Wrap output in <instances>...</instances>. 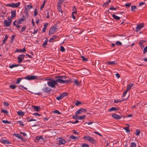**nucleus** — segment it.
I'll list each match as a JSON object with an SVG mask.
<instances>
[{
  "mask_svg": "<svg viewBox=\"0 0 147 147\" xmlns=\"http://www.w3.org/2000/svg\"><path fill=\"white\" fill-rule=\"evenodd\" d=\"M136 9V6H132L131 7V9L132 11H135V9Z\"/></svg>",
  "mask_w": 147,
  "mask_h": 147,
  "instance_id": "37",
  "label": "nucleus"
},
{
  "mask_svg": "<svg viewBox=\"0 0 147 147\" xmlns=\"http://www.w3.org/2000/svg\"><path fill=\"white\" fill-rule=\"evenodd\" d=\"M60 94L63 98L67 95V93L66 92H63Z\"/></svg>",
  "mask_w": 147,
  "mask_h": 147,
  "instance_id": "36",
  "label": "nucleus"
},
{
  "mask_svg": "<svg viewBox=\"0 0 147 147\" xmlns=\"http://www.w3.org/2000/svg\"><path fill=\"white\" fill-rule=\"evenodd\" d=\"M63 98L61 96V94H60V95L59 96H58L56 97V99L57 100H60Z\"/></svg>",
  "mask_w": 147,
  "mask_h": 147,
  "instance_id": "39",
  "label": "nucleus"
},
{
  "mask_svg": "<svg viewBox=\"0 0 147 147\" xmlns=\"http://www.w3.org/2000/svg\"><path fill=\"white\" fill-rule=\"evenodd\" d=\"M56 37L57 36H56V35H55L53 36V37H52L49 40V41L50 42H52L53 40L55 39Z\"/></svg>",
  "mask_w": 147,
  "mask_h": 147,
  "instance_id": "30",
  "label": "nucleus"
},
{
  "mask_svg": "<svg viewBox=\"0 0 147 147\" xmlns=\"http://www.w3.org/2000/svg\"><path fill=\"white\" fill-rule=\"evenodd\" d=\"M70 138L71 139H78V137H76L74 136L73 135L71 136H70Z\"/></svg>",
  "mask_w": 147,
  "mask_h": 147,
  "instance_id": "52",
  "label": "nucleus"
},
{
  "mask_svg": "<svg viewBox=\"0 0 147 147\" xmlns=\"http://www.w3.org/2000/svg\"><path fill=\"white\" fill-rule=\"evenodd\" d=\"M11 20H9V21H7L5 20L4 21V24H5V26H9L11 24Z\"/></svg>",
  "mask_w": 147,
  "mask_h": 147,
  "instance_id": "11",
  "label": "nucleus"
},
{
  "mask_svg": "<svg viewBox=\"0 0 147 147\" xmlns=\"http://www.w3.org/2000/svg\"><path fill=\"white\" fill-rule=\"evenodd\" d=\"M37 77L35 76H30L28 75L26 77L25 79L28 80H32L36 79Z\"/></svg>",
  "mask_w": 147,
  "mask_h": 147,
  "instance_id": "4",
  "label": "nucleus"
},
{
  "mask_svg": "<svg viewBox=\"0 0 147 147\" xmlns=\"http://www.w3.org/2000/svg\"><path fill=\"white\" fill-rule=\"evenodd\" d=\"M26 28V27L25 26H23V27H22V29L21 30V31L20 32H22L24 31L25 30Z\"/></svg>",
  "mask_w": 147,
  "mask_h": 147,
  "instance_id": "55",
  "label": "nucleus"
},
{
  "mask_svg": "<svg viewBox=\"0 0 147 147\" xmlns=\"http://www.w3.org/2000/svg\"><path fill=\"white\" fill-rule=\"evenodd\" d=\"M3 104L4 105V106H6V107H8L9 105V103L6 102H4Z\"/></svg>",
  "mask_w": 147,
  "mask_h": 147,
  "instance_id": "62",
  "label": "nucleus"
},
{
  "mask_svg": "<svg viewBox=\"0 0 147 147\" xmlns=\"http://www.w3.org/2000/svg\"><path fill=\"white\" fill-rule=\"evenodd\" d=\"M53 112L55 113L58 114H61V113L57 110H55L53 111Z\"/></svg>",
  "mask_w": 147,
  "mask_h": 147,
  "instance_id": "63",
  "label": "nucleus"
},
{
  "mask_svg": "<svg viewBox=\"0 0 147 147\" xmlns=\"http://www.w3.org/2000/svg\"><path fill=\"white\" fill-rule=\"evenodd\" d=\"M51 89L47 86L43 87L42 89V90L45 93H48L50 92Z\"/></svg>",
  "mask_w": 147,
  "mask_h": 147,
  "instance_id": "7",
  "label": "nucleus"
},
{
  "mask_svg": "<svg viewBox=\"0 0 147 147\" xmlns=\"http://www.w3.org/2000/svg\"><path fill=\"white\" fill-rule=\"evenodd\" d=\"M89 146L86 144H82V147H89Z\"/></svg>",
  "mask_w": 147,
  "mask_h": 147,
  "instance_id": "49",
  "label": "nucleus"
},
{
  "mask_svg": "<svg viewBox=\"0 0 147 147\" xmlns=\"http://www.w3.org/2000/svg\"><path fill=\"white\" fill-rule=\"evenodd\" d=\"M15 135L16 137L18 138H19L21 139L22 140L23 139V138L22 136L20 134H15Z\"/></svg>",
  "mask_w": 147,
  "mask_h": 147,
  "instance_id": "25",
  "label": "nucleus"
},
{
  "mask_svg": "<svg viewBox=\"0 0 147 147\" xmlns=\"http://www.w3.org/2000/svg\"><path fill=\"white\" fill-rule=\"evenodd\" d=\"M25 55L24 54L20 55L18 57V63H21L23 59H24Z\"/></svg>",
  "mask_w": 147,
  "mask_h": 147,
  "instance_id": "5",
  "label": "nucleus"
},
{
  "mask_svg": "<svg viewBox=\"0 0 147 147\" xmlns=\"http://www.w3.org/2000/svg\"><path fill=\"white\" fill-rule=\"evenodd\" d=\"M147 52V45L144 48L143 51L144 54H145Z\"/></svg>",
  "mask_w": 147,
  "mask_h": 147,
  "instance_id": "40",
  "label": "nucleus"
},
{
  "mask_svg": "<svg viewBox=\"0 0 147 147\" xmlns=\"http://www.w3.org/2000/svg\"><path fill=\"white\" fill-rule=\"evenodd\" d=\"M140 130L139 129H137L136 130V133L135 134L136 136L139 135L140 133Z\"/></svg>",
  "mask_w": 147,
  "mask_h": 147,
  "instance_id": "28",
  "label": "nucleus"
},
{
  "mask_svg": "<svg viewBox=\"0 0 147 147\" xmlns=\"http://www.w3.org/2000/svg\"><path fill=\"white\" fill-rule=\"evenodd\" d=\"M81 58L82 59V60L84 61H86L88 60L87 59L85 58L84 56H83L81 57Z\"/></svg>",
  "mask_w": 147,
  "mask_h": 147,
  "instance_id": "53",
  "label": "nucleus"
},
{
  "mask_svg": "<svg viewBox=\"0 0 147 147\" xmlns=\"http://www.w3.org/2000/svg\"><path fill=\"white\" fill-rule=\"evenodd\" d=\"M48 25V23H47L46 24H44V27L42 30V32H45L46 30L47 29V27Z\"/></svg>",
  "mask_w": 147,
  "mask_h": 147,
  "instance_id": "19",
  "label": "nucleus"
},
{
  "mask_svg": "<svg viewBox=\"0 0 147 147\" xmlns=\"http://www.w3.org/2000/svg\"><path fill=\"white\" fill-rule=\"evenodd\" d=\"M136 144L134 142H132L131 143L129 147H136Z\"/></svg>",
  "mask_w": 147,
  "mask_h": 147,
  "instance_id": "27",
  "label": "nucleus"
},
{
  "mask_svg": "<svg viewBox=\"0 0 147 147\" xmlns=\"http://www.w3.org/2000/svg\"><path fill=\"white\" fill-rule=\"evenodd\" d=\"M81 104H82V103L80 101L77 100L76 102L75 103V105L76 106H78Z\"/></svg>",
  "mask_w": 147,
  "mask_h": 147,
  "instance_id": "43",
  "label": "nucleus"
},
{
  "mask_svg": "<svg viewBox=\"0 0 147 147\" xmlns=\"http://www.w3.org/2000/svg\"><path fill=\"white\" fill-rule=\"evenodd\" d=\"M8 38V36L6 35L5 36V38L4 39V40L3 41V43H5V41L7 40V38Z\"/></svg>",
  "mask_w": 147,
  "mask_h": 147,
  "instance_id": "44",
  "label": "nucleus"
},
{
  "mask_svg": "<svg viewBox=\"0 0 147 147\" xmlns=\"http://www.w3.org/2000/svg\"><path fill=\"white\" fill-rule=\"evenodd\" d=\"M58 142L59 144H64L65 143V140L61 138H59Z\"/></svg>",
  "mask_w": 147,
  "mask_h": 147,
  "instance_id": "8",
  "label": "nucleus"
},
{
  "mask_svg": "<svg viewBox=\"0 0 147 147\" xmlns=\"http://www.w3.org/2000/svg\"><path fill=\"white\" fill-rule=\"evenodd\" d=\"M123 129H125L127 132H129L130 131L128 127H125L123 128Z\"/></svg>",
  "mask_w": 147,
  "mask_h": 147,
  "instance_id": "38",
  "label": "nucleus"
},
{
  "mask_svg": "<svg viewBox=\"0 0 147 147\" xmlns=\"http://www.w3.org/2000/svg\"><path fill=\"white\" fill-rule=\"evenodd\" d=\"M20 2H18L16 3H11L10 4H6V6L12 7H17L20 5Z\"/></svg>",
  "mask_w": 147,
  "mask_h": 147,
  "instance_id": "3",
  "label": "nucleus"
},
{
  "mask_svg": "<svg viewBox=\"0 0 147 147\" xmlns=\"http://www.w3.org/2000/svg\"><path fill=\"white\" fill-rule=\"evenodd\" d=\"M23 78H18L17 79V81L15 82L16 84H19L22 79Z\"/></svg>",
  "mask_w": 147,
  "mask_h": 147,
  "instance_id": "33",
  "label": "nucleus"
},
{
  "mask_svg": "<svg viewBox=\"0 0 147 147\" xmlns=\"http://www.w3.org/2000/svg\"><path fill=\"white\" fill-rule=\"evenodd\" d=\"M112 116L114 119H119L121 118V117L118 115L116 114H113L112 115Z\"/></svg>",
  "mask_w": 147,
  "mask_h": 147,
  "instance_id": "10",
  "label": "nucleus"
},
{
  "mask_svg": "<svg viewBox=\"0 0 147 147\" xmlns=\"http://www.w3.org/2000/svg\"><path fill=\"white\" fill-rule=\"evenodd\" d=\"M74 82L75 84L76 85V86H78L80 84V83L77 80H75Z\"/></svg>",
  "mask_w": 147,
  "mask_h": 147,
  "instance_id": "46",
  "label": "nucleus"
},
{
  "mask_svg": "<svg viewBox=\"0 0 147 147\" xmlns=\"http://www.w3.org/2000/svg\"><path fill=\"white\" fill-rule=\"evenodd\" d=\"M118 8V7H110L109 8V9L110 10H116Z\"/></svg>",
  "mask_w": 147,
  "mask_h": 147,
  "instance_id": "51",
  "label": "nucleus"
},
{
  "mask_svg": "<svg viewBox=\"0 0 147 147\" xmlns=\"http://www.w3.org/2000/svg\"><path fill=\"white\" fill-rule=\"evenodd\" d=\"M65 48L63 46H61L60 47V50L61 52H63L65 51Z\"/></svg>",
  "mask_w": 147,
  "mask_h": 147,
  "instance_id": "58",
  "label": "nucleus"
},
{
  "mask_svg": "<svg viewBox=\"0 0 147 147\" xmlns=\"http://www.w3.org/2000/svg\"><path fill=\"white\" fill-rule=\"evenodd\" d=\"M46 2V1L45 0L44 1L42 5L41 6L40 8V9L41 10H42V9L44 7V6L45 4V3Z\"/></svg>",
  "mask_w": 147,
  "mask_h": 147,
  "instance_id": "35",
  "label": "nucleus"
},
{
  "mask_svg": "<svg viewBox=\"0 0 147 147\" xmlns=\"http://www.w3.org/2000/svg\"><path fill=\"white\" fill-rule=\"evenodd\" d=\"M115 44L116 45L118 46H121L122 45V43L119 41H117L116 42Z\"/></svg>",
  "mask_w": 147,
  "mask_h": 147,
  "instance_id": "41",
  "label": "nucleus"
},
{
  "mask_svg": "<svg viewBox=\"0 0 147 147\" xmlns=\"http://www.w3.org/2000/svg\"><path fill=\"white\" fill-rule=\"evenodd\" d=\"M48 41V40H45L44 42L42 44V46L44 47H45L47 45V42Z\"/></svg>",
  "mask_w": 147,
  "mask_h": 147,
  "instance_id": "34",
  "label": "nucleus"
},
{
  "mask_svg": "<svg viewBox=\"0 0 147 147\" xmlns=\"http://www.w3.org/2000/svg\"><path fill=\"white\" fill-rule=\"evenodd\" d=\"M83 138L84 140H87L93 144L95 143L96 142V140H94L93 138H91L89 136H84Z\"/></svg>",
  "mask_w": 147,
  "mask_h": 147,
  "instance_id": "2",
  "label": "nucleus"
},
{
  "mask_svg": "<svg viewBox=\"0 0 147 147\" xmlns=\"http://www.w3.org/2000/svg\"><path fill=\"white\" fill-rule=\"evenodd\" d=\"M32 107L36 111H39L40 110V107L39 106H34L32 105Z\"/></svg>",
  "mask_w": 147,
  "mask_h": 147,
  "instance_id": "14",
  "label": "nucleus"
},
{
  "mask_svg": "<svg viewBox=\"0 0 147 147\" xmlns=\"http://www.w3.org/2000/svg\"><path fill=\"white\" fill-rule=\"evenodd\" d=\"M109 3L107 1L106 2L104 3L103 4V5H102V6L103 7H106L109 5Z\"/></svg>",
  "mask_w": 147,
  "mask_h": 147,
  "instance_id": "47",
  "label": "nucleus"
},
{
  "mask_svg": "<svg viewBox=\"0 0 147 147\" xmlns=\"http://www.w3.org/2000/svg\"><path fill=\"white\" fill-rule=\"evenodd\" d=\"M83 112L82 111V109L81 108L79 109L78 110L76 113V114H81Z\"/></svg>",
  "mask_w": 147,
  "mask_h": 147,
  "instance_id": "21",
  "label": "nucleus"
},
{
  "mask_svg": "<svg viewBox=\"0 0 147 147\" xmlns=\"http://www.w3.org/2000/svg\"><path fill=\"white\" fill-rule=\"evenodd\" d=\"M18 51H21L22 52H25L26 51V49L25 47H24L23 49H21L20 50H18Z\"/></svg>",
  "mask_w": 147,
  "mask_h": 147,
  "instance_id": "64",
  "label": "nucleus"
},
{
  "mask_svg": "<svg viewBox=\"0 0 147 147\" xmlns=\"http://www.w3.org/2000/svg\"><path fill=\"white\" fill-rule=\"evenodd\" d=\"M145 42H146V41L145 40H141L139 42L138 44L140 45H141L143 44Z\"/></svg>",
  "mask_w": 147,
  "mask_h": 147,
  "instance_id": "45",
  "label": "nucleus"
},
{
  "mask_svg": "<svg viewBox=\"0 0 147 147\" xmlns=\"http://www.w3.org/2000/svg\"><path fill=\"white\" fill-rule=\"evenodd\" d=\"M18 123L20 124V125L22 126H23L24 125L23 123L21 121H18Z\"/></svg>",
  "mask_w": 147,
  "mask_h": 147,
  "instance_id": "59",
  "label": "nucleus"
},
{
  "mask_svg": "<svg viewBox=\"0 0 147 147\" xmlns=\"http://www.w3.org/2000/svg\"><path fill=\"white\" fill-rule=\"evenodd\" d=\"M56 31V29L51 27L49 30V35H50L53 34Z\"/></svg>",
  "mask_w": 147,
  "mask_h": 147,
  "instance_id": "12",
  "label": "nucleus"
},
{
  "mask_svg": "<svg viewBox=\"0 0 147 147\" xmlns=\"http://www.w3.org/2000/svg\"><path fill=\"white\" fill-rule=\"evenodd\" d=\"M77 13V11L73 12L72 13V17L74 19H75V18H76V17L74 15V13Z\"/></svg>",
  "mask_w": 147,
  "mask_h": 147,
  "instance_id": "48",
  "label": "nucleus"
},
{
  "mask_svg": "<svg viewBox=\"0 0 147 147\" xmlns=\"http://www.w3.org/2000/svg\"><path fill=\"white\" fill-rule=\"evenodd\" d=\"M133 86V84H132L130 83L128 85H127L126 90L128 91L129 90L131 87H132Z\"/></svg>",
  "mask_w": 147,
  "mask_h": 147,
  "instance_id": "18",
  "label": "nucleus"
},
{
  "mask_svg": "<svg viewBox=\"0 0 147 147\" xmlns=\"http://www.w3.org/2000/svg\"><path fill=\"white\" fill-rule=\"evenodd\" d=\"M67 78L66 76H57L54 77L55 80L51 78L49 79L47 82L48 85L52 88H55V86L57 85V83L62 84L68 83L70 80H65Z\"/></svg>",
  "mask_w": 147,
  "mask_h": 147,
  "instance_id": "1",
  "label": "nucleus"
},
{
  "mask_svg": "<svg viewBox=\"0 0 147 147\" xmlns=\"http://www.w3.org/2000/svg\"><path fill=\"white\" fill-rule=\"evenodd\" d=\"M19 65L18 64H12L9 66V67L10 68H12L14 67H17L19 66Z\"/></svg>",
  "mask_w": 147,
  "mask_h": 147,
  "instance_id": "26",
  "label": "nucleus"
},
{
  "mask_svg": "<svg viewBox=\"0 0 147 147\" xmlns=\"http://www.w3.org/2000/svg\"><path fill=\"white\" fill-rule=\"evenodd\" d=\"M27 7L28 9H30L32 8V6L31 5H27Z\"/></svg>",
  "mask_w": 147,
  "mask_h": 147,
  "instance_id": "61",
  "label": "nucleus"
},
{
  "mask_svg": "<svg viewBox=\"0 0 147 147\" xmlns=\"http://www.w3.org/2000/svg\"><path fill=\"white\" fill-rule=\"evenodd\" d=\"M16 10H14L13 11H11V16L10 18L11 19H13V18L15 17L16 16Z\"/></svg>",
  "mask_w": 147,
  "mask_h": 147,
  "instance_id": "13",
  "label": "nucleus"
},
{
  "mask_svg": "<svg viewBox=\"0 0 147 147\" xmlns=\"http://www.w3.org/2000/svg\"><path fill=\"white\" fill-rule=\"evenodd\" d=\"M2 122L4 123H10V122H9L7 120H3Z\"/></svg>",
  "mask_w": 147,
  "mask_h": 147,
  "instance_id": "57",
  "label": "nucleus"
},
{
  "mask_svg": "<svg viewBox=\"0 0 147 147\" xmlns=\"http://www.w3.org/2000/svg\"><path fill=\"white\" fill-rule=\"evenodd\" d=\"M1 113H3L5 114H7V115H8V111L6 110L2 109L1 111Z\"/></svg>",
  "mask_w": 147,
  "mask_h": 147,
  "instance_id": "29",
  "label": "nucleus"
},
{
  "mask_svg": "<svg viewBox=\"0 0 147 147\" xmlns=\"http://www.w3.org/2000/svg\"><path fill=\"white\" fill-rule=\"evenodd\" d=\"M126 99H123L121 100H120L119 99L115 100H114V102L115 103H116L119 102H121L124 100H125Z\"/></svg>",
  "mask_w": 147,
  "mask_h": 147,
  "instance_id": "23",
  "label": "nucleus"
},
{
  "mask_svg": "<svg viewBox=\"0 0 147 147\" xmlns=\"http://www.w3.org/2000/svg\"><path fill=\"white\" fill-rule=\"evenodd\" d=\"M106 64L110 65H115L117 64V62L115 61H109L106 62Z\"/></svg>",
  "mask_w": 147,
  "mask_h": 147,
  "instance_id": "15",
  "label": "nucleus"
},
{
  "mask_svg": "<svg viewBox=\"0 0 147 147\" xmlns=\"http://www.w3.org/2000/svg\"><path fill=\"white\" fill-rule=\"evenodd\" d=\"M9 87L12 89H14L16 88V87L15 85H11L9 86Z\"/></svg>",
  "mask_w": 147,
  "mask_h": 147,
  "instance_id": "42",
  "label": "nucleus"
},
{
  "mask_svg": "<svg viewBox=\"0 0 147 147\" xmlns=\"http://www.w3.org/2000/svg\"><path fill=\"white\" fill-rule=\"evenodd\" d=\"M78 114H76V113L73 116V118L74 119H78L79 117V116H77Z\"/></svg>",
  "mask_w": 147,
  "mask_h": 147,
  "instance_id": "31",
  "label": "nucleus"
},
{
  "mask_svg": "<svg viewBox=\"0 0 147 147\" xmlns=\"http://www.w3.org/2000/svg\"><path fill=\"white\" fill-rule=\"evenodd\" d=\"M2 142H3L4 144H9L11 143L9 142V141L7 140H4L2 139Z\"/></svg>",
  "mask_w": 147,
  "mask_h": 147,
  "instance_id": "20",
  "label": "nucleus"
},
{
  "mask_svg": "<svg viewBox=\"0 0 147 147\" xmlns=\"http://www.w3.org/2000/svg\"><path fill=\"white\" fill-rule=\"evenodd\" d=\"M144 26V24L141 23L138 24L136 28V32L139 31Z\"/></svg>",
  "mask_w": 147,
  "mask_h": 147,
  "instance_id": "6",
  "label": "nucleus"
},
{
  "mask_svg": "<svg viewBox=\"0 0 147 147\" xmlns=\"http://www.w3.org/2000/svg\"><path fill=\"white\" fill-rule=\"evenodd\" d=\"M127 91H128L126 90L125 91H124L123 93V94L122 96V97H124L125 96L126 94L127 93Z\"/></svg>",
  "mask_w": 147,
  "mask_h": 147,
  "instance_id": "56",
  "label": "nucleus"
},
{
  "mask_svg": "<svg viewBox=\"0 0 147 147\" xmlns=\"http://www.w3.org/2000/svg\"><path fill=\"white\" fill-rule=\"evenodd\" d=\"M18 114L20 116H23L24 115V113L22 111H18L17 112Z\"/></svg>",
  "mask_w": 147,
  "mask_h": 147,
  "instance_id": "24",
  "label": "nucleus"
},
{
  "mask_svg": "<svg viewBox=\"0 0 147 147\" xmlns=\"http://www.w3.org/2000/svg\"><path fill=\"white\" fill-rule=\"evenodd\" d=\"M15 37V36L14 35H12L11 36V42L12 43L13 42V40L14 39Z\"/></svg>",
  "mask_w": 147,
  "mask_h": 147,
  "instance_id": "54",
  "label": "nucleus"
},
{
  "mask_svg": "<svg viewBox=\"0 0 147 147\" xmlns=\"http://www.w3.org/2000/svg\"><path fill=\"white\" fill-rule=\"evenodd\" d=\"M57 9L58 11L61 12V14L62 15L63 13L62 11L61 8V5L59 3H58V5H57Z\"/></svg>",
  "mask_w": 147,
  "mask_h": 147,
  "instance_id": "16",
  "label": "nucleus"
},
{
  "mask_svg": "<svg viewBox=\"0 0 147 147\" xmlns=\"http://www.w3.org/2000/svg\"><path fill=\"white\" fill-rule=\"evenodd\" d=\"M119 109V107H118L117 108H116L115 107H112L109 109V112H111L112 111L118 110Z\"/></svg>",
  "mask_w": 147,
  "mask_h": 147,
  "instance_id": "17",
  "label": "nucleus"
},
{
  "mask_svg": "<svg viewBox=\"0 0 147 147\" xmlns=\"http://www.w3.org/2000/svg\"><path fill=\"white\" fill-rule=\"evenodd\" d=\"M33 115H34L35 116H41L42 117V116L41 115L39 114L38 113H34L33 114Z\"/></svg>",
  "mask_w": 147,
  "mask_h": 147,
  "instance_id": "60",
  "label": "nucleus"
},
{
  "mask_svg": "<svg viewBox=\"0 0 147 147\" xmlns=\"http://www.w3.org/2000/svg\"><path fill=\"white\" fill-rule=\"evenodd\" d=\"M131 3H127L125 4V6L127 8H129L131 5Z\"/></svg>",
  "mask_w": 147,
  "mask_h": 147,
  "instance_id": "50",
  "label": "nucleus"
},
{
  "mask_svg": "<svg viewBox=\"0 0 147 147\" xmlns=\"http://www.w3.org/2000/svg\"><path fill=\"white\" fill-rule=\"evenodd\" d=\"M22 17H23V18H21L18 20L17 22V24H21L22 22L25 21V18L24 17V16H22Z\"/></svg>",
  "mask_w": 147,
  "mask_h": 147,
  "instance_id": "9",
  "label": "nucleus"
},
{
  "mask_svg": "<svg viewBox=\"0 0 147 147\" xmlns=\"http://www.w3.org/2000/svg\"><path fill=\"white\" fill-rule=\"evenodd\" d=\"M112 17H113V18H114L116 20H119L120 18V17L115 15L114 14L112 15Z\"/></svg>",
  "mask_w": 147,
  "mask_h": 147,
  "instance_id": "22",
  "label": "nucleus"
},
{
  "mask_svg": "<svg viewBox=\"0 0 147 147\" xmlns=\"http://www.w3.org/2000/svg\"><path fill=\"white\" fill-rule=\"evenodd\" d=\"M86 117V116L83 115L82 116H79V117L78 118V119L82 120L84 119V118Z\"/></svg>",
  "mask_w": 147,
  "mask_h": 147,
  "instance_id": "32",
  "label": "nucleus"
}]
</instances>
